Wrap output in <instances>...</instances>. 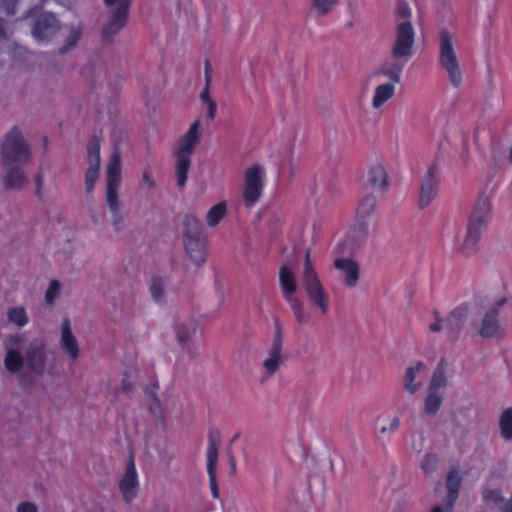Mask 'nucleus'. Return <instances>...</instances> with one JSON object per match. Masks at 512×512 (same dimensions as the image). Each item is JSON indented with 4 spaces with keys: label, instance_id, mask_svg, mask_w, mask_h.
I'll use <instances>...</instances> for the list:
<instances>
[{
    "label": "nucleus",
    "instance_id": "1",
    "mask_svg": "<svg viewBox=\"0 0 512 512\" xmlns=\"http://www.w3.org/2000/svg\"><path fill=\"white\" fill-rule=\"evenodd\" d=\"M25 341L23 334L11 336L5 342V367L9 372L18 373L24 368L39 378L53 379L57 375V359L45 341L41 338L31 340L25 349V356L20 347Z\"/></svg>",
    "mask_w": 512,
    "mask_h": 512
},
{
    "label": "nucleus",
    "instance_id": "2",
    "mask_svg": "<svg viewBox=\"0 0 512 512\" xmlns=\"http://www.w3.org/2000/svg\"><path fill=\"white\" fill-rule=\"evenodd\" d=\"M2 164L6 168L4 184L9 189H21L27 182V176L20 167L30 159V151L21 133L13 129L0 144Z\"/></svg>",
    "mask_w": 512,
    "mask_h": 512
},
{
    "label": "nucleus",
    "instance_id": "3",
    "mask_svg": "<svg viewBox=\"0 0 512 512\" xmlns=\"http://www.w3.org/2000/svg\"><path fill=\"white\" fill-rule=\"evenodd\" d=\"M122 182V166L120 152L115 150L110 156L105 176V201L110 211V224L115 231L124 228L125 214L119 199Z\"/></svg>",
    "mask_w": 512,
    "mask_h": 512
},
{
    "label": "nucleus",
    "instance_id": "4",
    "mask_svg": "<svg viewBox=\"0 0 512 512\" xmlns=\"http://www.w3.org/2000/svg\"><path fill=\"white\" fill-rule=\"evenodd\" d=\"M202 133V123L197 119L173 146L172 155L175 160V176L177 185L180 188H183L187 183L191 158L195 147L201 139Z\"/></svg>",
    "mask_w": 512,
    "mask_h": 512
},
{
    "label": "nucleus",
    "instance_id": "5",
    "mask_svg": "<svg viewBox=\"0 0 512 512\" xmlns=\"http://www.w3.org/2000/svg\"><path fill=\"white\" fill-rule=\"evenodd\" d=\"M491 204L487 197H479L469 217L466 233L462 240L455 239V248L465 255L473 254L477 248L482 232L487 226Z\"/></svg>",
    "mask_w": 512,
    "mask_h": 512
},
{
    "label": "nucleus",
    "instance_id": "6",
    "mask_svg": "<svg viewBox=\"0 0 512 512\" xmlns=\"http://www.w3.org/2000/svg\"><path fill=\"white\" fill-rule=\"evenodd\" d=\"M411 9L405 2H399L395 10V35L392 55L395 59L407 62L413 54L415 31L411 23Z\"/></svg>",
    "mask_w": 512,
    "mask_h": 512
},
{
    "label": "nucleus",
    "instance_id": "7",
    "mask_svg": "<svg viewBox=\"0 0 512 512\" xmlns=\"http://www.w3.org/2000/svg\"><path fill=\"white\" fill-rule=\"evenodd\" d=\"M183 243L186 255L195 265L205 263L208 256L207 237L202 223L193 215H187L184 219Z\"/></svg>",
    "mask_w": 512,
    "mask_h": 512
},
{
    "label": "nucleus",
    "instance_id": "8",
    "mask_svg": "<svg viewBox=\"0 0 512 512\" xmlns=\"http://www.w3.org/2000/svg\"><path fill=\"white\" fill-rule=\"evenodd\" d=\"M301 277L306 296L312 306L321 314H326L330 307V297L314 268L309 250L305 253Z\"/></svg>",
    "mask_w": 512,
    "mask_h": 512
},
{
    "label": "nucleus",
    "instance_id": "9",
    "mask_svg": "<svg viewBox=\"0 0 512 512\" xmlns=\"http://www.w3.org/2000/svg\"><path fill=\"white\" fill-rule=\"evenodd\" d=\"M456 38L447 30L439 34V64L446 72L450 84L459 87L463 73L456 52Z\"/></svg>",
    "mask_w": 512,
    "mask_h": 512
},
{
    "label": "nucleus",
    "instance_id": "10",
    "mask_svg": "<svg viewBox=\"0 0 512 512\" xmlns=\"http://www.w3.org/2000/svg\"><path fill=\"white\" fill-rule=\"evenodd\" d=\"M456 38L447 30L439 34V64L446 72L450 84L459 87L463 73L456 52Z\"/></svg>",
    "mask_w": 512,
    "mask_h": 512
},
{
    "label": "nucleus",
    "instance_id": "11",
    "mask_svg": "<svg viewBox=\"0 0 512 512\" xmlns=\"http://www.w3.org/2000/svg\"><path fill=\"white\" fill-rule=\"evenodd\" d=\"M279 284L283 298L290 305L297 322L305 320L303 303L296 296L298 281L294 270L289 265L281 266L279 270Z\"/></svg>",
    "mask_w": 512,
    "mask_h": 512
},
{
    "label": "nucleus",
    "instance_id": "12",
    "mask_svg": "<svg viewBox=\"0 0 512 512\" xmlns=\"http://www.w3.org/2000/svg\"><path fill=\"white\" fill-rule=\"evenodd\" d=\"M265 170L255 164L244 171L242 197L247 207L254 206L260 199L265 185Z\"/></svg>",
    "mask_w": 512,
    "mask_h": 512
},
{
    "label": "nucleus",
    "instance_id": "13",
    "mask_svg": "<svg viewBox=\"0 0 512 512\" xmlns=\"http://www.w3.org/2000/svg\"><path fill=\"white\" fill-rule=\"evenodd\" d=\"M220 447V438L217 433L210 434L208 440V446L206 451V461H207V473L209 476V483L212 496L214 498L219 497V490L217 488L216 483V469H217V461H218V453Z\"/></svg>",
    "mask_w": 512,
    "mask_h": 512
},
{
    "label": "nucleus",
    "instance_id": "14",
    "mask_svg": "<svg viewBox=\"0 0 512 512\" xmlns=\"http://www.w3.org/2000/svg\"><path fill=\"white\" fill-rule=\"evenodd\" d=\"M427 366L424 362H415L406 368L403 387L404 390L413 395L421 390L427 376Z\"/></svg>",
    "mask_w": 512,
    "mask_h": 512
},
{
    "label": "nucleus",
    "instance_id": "15",
    "mask_svg": "<svg viewBox=\"0 0 512 512\" xmlns=\"http://www.w3.org/2000/svg\"><path fill=\"white\" fill-rule=\"evenodd\" d=\"M87 163L88 167L85 171V188L87 192H91L95 187L100 172L101 158L100 145L98 142H92L89 144Z\"/></svg>",
    "mask_w": 512,
    "mask_h": 512
},
{
    "label": "nucleus",
    "instance_id": "16",
    "mask_svg": "<svg viewBox=\"0 0 512 512\" xmlns=\"http://www.w3.org/2000/svg\"><path fill=\"white\" fill-rule=\"evenodd\" d=\"M284 364L282 339L278 333L262 360V366L268 376L274 375Z\"/></svg>",
    "mask_w": 512,
    "mask_h": 512
},
{
    "label": "nucleus",
    "instance_id": "17",
    "mask_svg": "<svg viewBox=\"0 0 512 512\" xmlns=\"http://www.w3.org/2000/svg\"><path fill=\"white\" fill-rule=\"evenodd\" d=\"M106 5L114 8L111 21L104 29V35H109L120 30L126 23L130 0H104Z\"/></svg>",
    "mask_w": 512,
    "mask_h": 512
},
{
    "label": "nucleus",
    "instance_id": "18",
    "mask_svg": "<svg viewBox=\"0 0 512 512\" xmlns=\"http://www.w3.org/2000/svg\"><path fill=\"white\" fill-rule=\"evenodd\" d=\"M119 489L126 502L132 501L138 493V475L133 460H130L127 464L126 472L119 482Z\"/></svg>",
    "mask_w": 512,
    "mask_h": 512
},
{
    "label": "nucleus",
    "instance_id": "19",
    "mask_svg": "<svg viewBox=\"0 0 512 512\" xmlns=\"http://www.w3.org/2000/svg\"><path fill=\"white\" fill-rule=\"evenodd\" d=\"M59 345L61 350L71 360H76L80 355V346L76 336L73 334L71 324L68 319H64L60 329Z\"/></svg>",
    "mask_w": 512,
    "mask_h": 512
},
{
    "label": "nucleus",
    "instance_id": "20",
    "mask_svg": "<svg viewBox=\"0 0 512 512\" xmlns=\"http://www.w3.org/2000/svg\"><path fill=\"white\" fill-rule=\"evenodd\" d=\"M437 169L431 166L421 184L419 194V207L424 209L428 207L437 196Z\"/></svg>",
    "mask_w": 512,
    "mask_h": 512
},
{
    "label": "nucleus",
    "instance_id": "21",
    "mask_svg": "<svg viewBox=\"0 0 512 512\" xmlns=\"http://www.w3.org/2000/svg\"><path fill=\"white\" fill-rule=\"evenodd\" d=\"M366 181L373 190L378 192H383L388 187V176L383 162L375 161L369 165Z\"/></svg>",
    "mask_w": 512,
    "mask_h": 512
},
{
    "label": "nucleus",
    "instance_id": "22",
    "mask_svg": "<svg viewBox=\"0 0 512 512\" xmlns=\"http://www.w3.org/2000/svg\"><path fill=\"white\" fill-rule=\"evenodd\" d=\"M504 333L498 315L493 311H485L479 326V334L484 338L498 337Z\"/></svg>",
    "mask_w": 512,
    "mask_h": 512
},
{
    "label": "nucleus",
    "instance_id": "23",
    "mask_svg": "<svg viewBox=\"0 0 512 512\" xmlns=\"http://www.w3.org/2000/svg\"><path fill=\"white\" fill-rule=\"evenodd\" d=\"M58 28L54 15L44 14L36 22L33 28V36L38 41H43L53 35Z\"/></svg>",
    "mask_w": 512,
    "mask_h": 512
},
{
    "label": "nucleus",
    "instance_id": "24",
    "mask_svg": "<svg viewBox=\"0 0 512 512\" xmlns=\"http://www.w3.org/2000/svg\"><path fill=\"white\" fill-rule=\"evenodd\" d=\"M334 266L343 274L344 281L348 287L356 286L359 279V266L355 261L340 258L335 260Z\"/></svg>",
    "mask_w": 512,
    "mask_h": 512
},
{
    "label": "nucleus",
    "instance_id": "25",
    "mask_svg": "<svg viewBox=\"0 0 512 512\" xmlns=\"http://www.w3.org/2000/svg\"><path fill=\"white\" fill-rule=\"evenodd\" d=\"M395 84L386 82L375 87L371 99L373 109L380 110L395 95Z\"/></svg>",
    "mask_w": 512,
    "mask_h": 512
},
{
    "label": "nucleus",
    "instance_id": "26",
    "mask_svg": "<svg viewBox=\"0 0 512 512\" xmlns=\"http://www.w3.org/2000/svg\"><path fill=\"white\" fill-rule=\"evenodd\" d=\"M469 314V306L462 304L455 308L446 318L447 333L453 335L462 328Z\"/></svg>",
    "mask_w": 512,
    "mask_h": 512
},
{
    "label": "nucleus",
    "instance_id": "27",
    "mask_svg": "<svg viewBox=\"0 0 512 512\" xmlns=\"http://www.w3.org/2000/svg\"><path fill=\"white\" fill-rule=\"evenodd\" d=\"M400 418L397 415H391L387 421L382 424H376L374 429V436L377 440H384L387 436L396 433L400 428Z\"/></svg>",
    "mask_w": 512,
    "mask_h": 512
},
{
    "label": "nucleus",
    "instance_id": "28",
    "mask_svg": "<svg viewBox=\"0 0 512 512\" xmlns=\"http://www.w3.org/2000/svg\"><path fill=\"white\" fill-rule=\"evenodd\" d=\"M228 204L226 201H220L211 206L205 215V222L208 227H216L227 215Z\"/></svg>",
    "mask_w": 512,
    "mask_h": 512
},
{
    "label": "nucleus",
    "instance_id": "29",
    "mask_svg": "<svg viewBox=\"0 0 512 512\" xmlns=\"http://www.w3.org/2000/svg\"><path fill=\"white\" fill-rule=\"evenodd\" d=\"M500 437L507 443H512V407L503 409L498 418Z\"/></svg>",
    "mask_w": 512,
    "mask_h": 512
},
{
    "label": "nucleus",
    "instance_id": "30",
    "mask_svg": "<svg viewBox=\"0 0 512 512\" xmlns=\"http://www.w3.org/2000/svg\"><path fill=\"white\" fill-rule=\"evenodd\" d=\"M445 393H438L427 390L423 400V409L426 415L435 416L441 409Z\"/></svg>",
    "mask_w": 512,
    "mask_h": 512
},
{
    "label": "nucleus",
    "instance_id": "31",
    "mask_svg": "<svg viewBox=\"0 0 512 512\" xmlns=\"http://www.w3.org/2000/svg\"><path fill=\"white\" fill-rule=\"evenodd\" d=\"M6 317L10 324L22 328L29 323L27 309L23 305H16L7 308Z\"/></svg>",
    "mask_w": 512,
    "mask_h": 512
},
{
    "label": "nucleus",
    "instance_id": "32",
    "mask_svg": "<svg viewBox=\"0 0 512 512\" xmlns=\"http://www.w3.org/2000/svg\"><path fill=\"white\" fill-rule=\"evenodd\" d=\"M462 476L459 470H452L447 477L448 495L446 501L455 503L460 488Z\"/></svg>",
    "mask_w": 512,
    "mask_h": 512
},
{
    "label": "nucleus",
    "instance_id": "33",
    "mask_svg": "<svg viewBox=\"0 0 512 512\" xmlns=\"http://www.w3.org/2000/svg\"><path fill=\"white\" fill-rule=\"evenodd\" d=\"M149 291L155 302L163 303L166 299V282L161 278H153Z\"/></svg>",
    "mask_w": 512,
    "mask_h": 512
},
{
    "label": "nucleus",
    "instance_id": "34",
    "mask_svg": "<svg viewBox=\"0 0 512 512\" xmlns=\"http://www.w3.org/2000/svg\"><path fill=\"white\" fill-rule=\"evenodd\" d=\"M338 3V0H310L311 10L318 16L329 14Z\"/></svg>",
    "mask_w": 512,
    "mask_h": 512
},
{
    "label": "nucleus",
    "instance_id": "35",
    "mask_svg": "<svg viewBox=\"0 0 512 512\" xmlns=\"http://www.w3.org/2000/svg\"><path fill=\"white\" fill-rule=\"evenodd\" d=\"M376 203H377V201H376L375 196H373L371 194L363 197L358 204L357 217L365 218V217L371 215L376 208Z\"/></svg>",
    "mask_w": 512,
    "mask_h": 512
},
{
    "label": "nucleus",
    "instance_id": "36",
    "mask_svg": "<svg viewBox=\"0 0 512 512\" xmlns=\"http://www.w3.org/2000/svg\"><path fill=\"white\" fill-rule=\"evenodd\" d=\"M447 386V377L443 369L438 368L434 371L432 378L429 383L428 390L438 393H445V387Z\"/></svg>",
    "mask_w": 512,
    "mask_h": 512
},
{
    "label": "nucleus",
    "instance_id": "37",
    "mask_svg": "<svg viewBox=\"0 0 512 512\" xmlns=\"http://www.w3.org/2000/svg\"><path fill=\"white\" fill-rule=\"evenodd\" d=\"M194 331H195V328L190 323L180 322V323H176L174 326L176 340L180 344H183V345L186 344L190 340Z\"/></svg>",
    "mask_w": 512,
    "mask_h": 512
},
{
    "label": "nucleus",
    "instance_id": "38",
    "mask_svg": "<svg viewBox=\"0 0 512 512\" xmlns=\"http://www.w3.org/2000/svg\"><path fill=\"white\" fill-rule=\"evenodd\" d=\"M148 409L151 416L157 423H164L166 414L164 408L162 407L158 399L151 398L148 404Z\"/></svg>",
    "mask_w": 512,
    "mask_h": 512
},
{
    "label": "nucleus",
    "instance_id": "39",
    "mask_svg": "<svg viewBox=\"0 0 512 512\" xmlns=\"http://www.w3.org/2000/svg\"><path fill=\"white\" fill-rule=\"evenodd\" d=\"M509 296L506 292L493 297L487 306V311H493L496 315H499L500 310L507 304Z\"/></svg>",
    "mask_w": 512,
    "mask_h": 512
},
{
    "label": "nucleus",
    "instance_id": "40",
    "mask_svg": "<svg viewBox=\"0 0 512 512\" xmlns=\"http://www.w3.org/2000/svg\"><path fill=\"white\" fill-rule=\"evenodd\" d=\"M61 291V284L57 280H52L45 292V302L47 305H53L59 297Z\"/></svg>",
    "mask_w": 512,
    "mask_h": 512
},
{
    "label": "nucleus",
    "instance_id": "41",
    "mask_svg": "<svg viewBox=\"0 0 512 512\" xmlns=\"http://www.w3.org/2000/svg\"><path fill=\"white\" fill-rule=\"evenodd\" d=\"M483 500L487 505H497L503 502L504 497L498 489H486L483 492Z\"/></svg>",
    "mask_w": 512,
    "mask_h": 512
},
{
    "label": "nucleus",
    "instance_id": "42",
    "mask_svg": "<svg viewBox=\"0 0 512 512\" xmlns=\"http://www.w3.org/2000/svg\"><path fill=\"white\" fill-rule=\"evenodd\" d=\"M211 75H212V70H211V66L208 62L205 63V87L203 89V91L201 92L200 94V99L203 103H206L208 102L209 100H213L211 97H210V94H209V87H210V83H211Z\"/></svg>",
    "mask_w": 512,
    "mask_h": 512
},
{
    "label": "nucleus",
    "instance_id": "43",
    "mask_svg": "<svg viewBox=\"0 0 512 512\" xmlns=\"http://www.w3.org/2000/svg\"><path fill=\"white\" fill-rule=\"evenodd\" d=\"M438 459L434 454H426L420 461V467L425 473H431L436 469Z\"/></svg>",
    "mask_w": 512,
    "mask_h": 512
},
{
    "label": "nucleus",
    "instance_id": "44",
    "mask_svg": "<svg viewBox=\"0 0 512 512\" xmlns=\"http://www.w3.org/2000/svg\"><path fill=\"white\" fill-rule=\"evenodd\" d=\"M80 36H81V28L80 27H73L70 30L69 36L67 38V44L62 49V52H66L70 48L74 47L76 45L77 41L79 40Z\"/></svg>",
    "mask_w": 512,
    "mask_h": 512
},
{
    "label": "nucleus",
    "instance_id": "45",
    "mask_svg": "<svg viewBox=\"0 0 512 512\" xmlns=\"http://www.w3.org/2000/svg\"><path fill=\"white\" fill-rule=\"evenodd\" d=\"M16 512H39L38 506L30 501H23L18 504Z\"/></svg>",
    "mask_w": 512,
    "mask_h": 512
},
{
    "label": "nucleus",
    "instance_id": "46",
    "mask_svg": "<svg viewBox=\"0 0 512 512\" xmlns=\"http://www.w3.org/2000/svg\"><path fill=\"white\" fill-rule=\"evenodd\" d=\"M429 329L431 332H440V331H445L447 332V327H446V324H445V319H441V318H438L436 317L435 321L432 322L430 325H429Z\"/></svg>",
    "mask_w": 512,
    "mask_h": 512
},
{
    "label": "nucleus",
    "instance_id": "47",
    "mask_svg": "<svg viewBox=\"0 0 512 512\" xmlns=\"http://www.w3.org/2000/svg\"><path fill=\"white\" fill-rule=\"evenodd\" d=\"M142 185L145 188L152 189L155 186V180L149 171H144L141 176Z\"/></svg>",
    "mask_w": 512,
    "mask_h": 512
},
{
    "label": "nucleus",
    "instance_id": "48",
    "mask_svg": "<svg viewBox=\"0 0 512 512\" xmlns=\"http://www.w3.org/2000/svg\"><path fill=\"white\" fill-rule=\"evenodd\" d=\"M454 503L446 501L442 505H438L432 508L430 512H453Z\"/></svg>",
    "mask_w": 512,
    "mask_h": 512
},
{
    "label": "nucleus",
    "instance_id": "49",
    "mask_svg": "<svg viewBox=\"0 0 512 512\" xmlns=\"http://www.w3.org/2000/svg\"><path fill=\"white\" fill-rule=\"evenodd\" d=\"M207 108V114L210 120H214L216 116L217 111V105L214 100H209L208 102L204 103Z\"/></svg>",
    "mask_w": 512,
    "mask_h": 512
},
{
    "label": "nucleus",
    "instance_id": "50",
    "mask_svg": "<svg viewBox=\"0 0 512 512\" xmlns=\"http://www.w3.org/2000/svg\"><path fill=\"white\" fill-rule=\"evenodd\" d=\"M42 190H43V176L38 175L36 178V196L38 197V199L43 198Z\"/></svg>",
    "mask_w": 512,
    "mask_h": 512
},
{
    "label": "nucleus",
    "instance_id": "51",
    "mask_svg": "<svg viewBox=\"0 0 512 512\" xmlns=\"http://www.w3.org/2000/svg\"><path fill=\"white\" fill-rule=\"evenodd\" d=\"M503 512H512V505L506 503Z\"/></svg>",
    "mask_w": 512,
    "mask_h": 512
},
{
    "label": "nucleus",
    "instance_id": "52",
    "mask_svg": "<svg viewBox=\"0 0 512 512\" xmlns=\"http://www.w3.org/2000/svg\"><path fill=\"white\" fill-rule=\"evenodd\" d=\"M162 512H169L167 509H164Z\"/></svg>",
    "mask_w": 512,
    "mask_h": 512
}]
</instances>
